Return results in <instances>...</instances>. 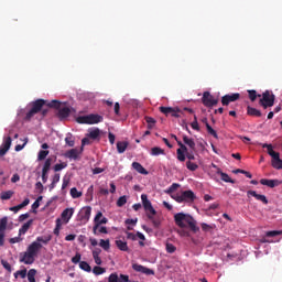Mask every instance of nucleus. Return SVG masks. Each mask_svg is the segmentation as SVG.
I'll return each mask as SVG.
<instances>
[{"instance_id":"nucleus-1","label":"nucleus","mask_w":282,"mask_h":282,"mask_svg":"<svg viewBox=\"0 0 282 282\" xmlns=\"http://www.w3.org/2000/svg\"><path fill=\"white\" fill-rule=\"evenodd\" d=\"M51 241L52 235L37 237L36 240L26 248L25 252L20 253V263L32 265V263L36 261V257L39 256V252H41L43 245L47 246Z\"/></svg>"},{"instance_id":"nucleus-2","label":"nucleus","mask_w":282,"mask_h":282,"mask_svg":"<svg viewBox=\"0 0 282 282\" xmlns=\"http://www.w3.org/2000/svg\"><path fill=\"white\" fill-rule=\"evenodd\" d=\"M174 221L178 228H186V224L192 232H199V227H197V221L193 216L185 213H177L174 215Z\"/></svg>"},{"instance_id":"nucleus-3","label":"nucleus","mask_w":282,"mask_h":282,"mask_svg":"<svg viewBox=\"0 0 282 282\" xmlns=\"http://www.w3.org/2000/svg\"><path fill=\"white\" fill-rule=\"evenodd\" d=\"M141 200L143 204V208L147 213L148 219H150L154 226V228H160V219L155 218V215H158V212L155 208H153V205L151 204V200H149V196L147 194L141 195Z\"/></svg>"},{"instance_id":"nucleus-4","label":"nucleus","mask_w":282,"mask_h":282,"mask_svg":"<svg viewBox=\"0 0 282 282\" xmlns=\"http://www.w3.org/2000/svg\"><path fill=\"white\" fill-rule=\"evenodd\" d=\"M45 99H36L31 104L30 111L25 115L24 120H32L36 113H40L42 111V116H47V109H43L45 107Z\"/></svg>"},{"instance_id":"nucleus-5","label":"nucleus","mask_w":282,"mask_h":282,"mask_svg":"<svg viewBox=\"0 0 282 282\" xmlns=\"http://www.w3.org/2000/svg\"><path fill=\"white\" fill-rule=\"evenodd\" d=\"M47 107L57 109V118H59V120L69 118V115L72 113V109H69L67 106H63V104L58 100H52L50 104H47Z\"/></svg>"},{"instance_id":"nucleus-6","label":"nucleus","mask_w":282,"mask_h":282,"mask_svg":"<svg viewBox=\"0 0 282 282\" xmlns=\"http://www.w3.org/2000/svg\"><path fill=\"white\" fill-rule=\"evenodd\" d=\"M171 197L172 199H175L177 204H193L196 199L195 193L191 189L184 191L181 194H173Z\"/></svg>"},{"instance_id":"nucleus-7","label":"nucleus","mask_w":282,"mask_h":282,"mask_svg":"<svg viewBox=\"0 0 282 282\" xmlns=\"http://www.w3.org/2000/svg\"><path fill=\"white\" fill-rule=\"evenodd\" d=\"M262 148L267 149L268 154L272 158L271 166L273 169H276L278 171H281V169H282L281 154H279V152L274 151V149L272 148V144L264 143L262 145Z\"/></svg>"},{"instance_id":"nucleus-8","label":"nucleus","mask_w":282,"mask_h":282,"mask_svg":"<svg viewBox=\"0 0 282 282\" xmlns=\"http://www.w3.org/2000/svg\"><path fill=\"white\" fill-rule=\"evenodd\" d=\"M102 120H105L102 116L90 113L77 117L76 122H78V124H98L102 122Z\"/></svg>"},{"instance_id":"nucleus-9","label":"nucleus","mask_w":282,"mask_h":282,"mask_svg":"<svg viewBox=\"0 0 282 282\" xmlns=\"http://www.w3.org/2000/svg\"><path fill=\"white\" fill-rule=\"evenodd\" d=\"M274 100H276L274 94H271L270 90H265L259 100V105L263 107V109H268V107H274Z\"/></svg>"},{"instance_id":"nucleus-10","label":"nucleus","mask_w":282,"mask_h":282,"mask_svg":"<svg viewBox=\"0 0 282 282\" xmlns=\"http://www.w3.org/2000/svg\"><path fill=\"white\" fill-rule=\"evenodd\" d=\"M109 219L107 217H102V212H98L94 218V227H93V232L94 235H98V229L102 224H107Z\"/></svg>"},{"instance_id":"nucleus-11","label":"nucleus","mask_w":282,"mask_h":282,"mask_svg":"<svg viewBox=\"0 0 282 282\" xmlns=\"http://www.w3.org/2000/svg\"><path fill=\"white\" fill-rule=\"evenodd\" d=\"M159 111H161V113H164V116H172V118H180V113H182V110L178 107H164L161 106L159 108Z\"/></svg>"},{"instance_id":"nucleus-12","label":"nucleus","mask_w":282,"mask_h":282,"mask_svg":"<svg viewBox=\"0 0 282 282\" xmlns=\"http://www.w3.org/2000/svg\"><path fill=\"white\" fill-rule=\"evenodd\" d=\"M202 102L205 107H215V105H217L219 101L213 95H210V93L205 91L203 94Z\"/></svg>"},{"instance_id":"nucleus-13","label":"nucleus","mask_w":282,"mask_h":282,"mask_svg":"<svg viewBox=\"0 0 282 282\" xmlns=\"http://www.w3.org/2000/svg\"><path fill=\"white\" fill-rule=\"evenodd\" d=\"M239 98H241V95L239 93L225 95L221 97V105L224 107H228V105H230V102H237V100H239Z\"/></svg>"},{"instance_id":"nucleus-14","label":"nucleus","mask_w":282,"mask_h":282,"mask_svg":"<svg viewBox=\"0 0 282 282\" xmlns=\"http://www.w3.org/2000/svg\"><path fill=\"white\" fill-rule=\"evenodd\" d=\"M50 169H52V159L51 158L45 160L43 169H42V182H43V184L47 183V173H50Z\"/></svg>"},{"instance_id":"nucleus-15","label":"nucleus","mask_w":282,"mask_h":282,"mask_svg":"<svg viewBox=\"0 0 282 282\" xmlns=\"http://www.w3.org/2000/svg\"><path fill=\"white\" fill-rule=\"evenodd\" d=\"M247 197L250 199L251 197H254L258 202H262V204L268 205V197L263 194H258L257 191L249 189L247 192Z\"/></svg>"},{"instance_id":"nucleus-16","label":"nucleus","mask_w":282,"mask_h":282,"mask_svg":"<svg viewBox=\"0 0 282 282\" xmlns=\"http://www.w3.org/2000/svg\"><path fill=\"white\" fill-rule=\"evenodd\" d=\"M132 270H134V272H141V274H147L148 276H150L151 274H155V271H153L152 269H149L138 263L132 264Z\"/></svg>"},{"instance_id":"nucleus-17","label":"nucleus","mask_w":282,"mask_h":282,"mask_svg":"<svg viewBox=\"0 0 282 282\" xmlns=\"http://www.w3.org/2000/svg\"><path fill=\"white\" fill-rule=\"evenodd\" d=\"M74 217V208H66L61 214V221L62 224H69V219Z\"/></svg>"},{"instance_id":"nucleus-18","label":"nucleus","mask_w":282,"mask_h":282,"mask_svg":"<svg viewBox=\"0 0 282 282\" xmlns=\"http://www.w3.org/2000/svg\"><path fill=\"white\" fill-rule=\"evenodd\" d=\"M10 147H12V138L7 137L3 140V143L0 147V156L3 158L8 151H10Z\"/></svg>"},{"instance_id":"nucleus-19","label":"nucleus","mask_w":282,"mask_h":282,"mask_svg":"<svg viewBox=\"0 0 282 282\" xmlns=\"http://www.w3.org/2000/svg\"><path fill=\"white\" fill-rule=\"evenodd\" d=\"M90 218H91V207L86 206V207L82 208L79 212L80 221H89Z\"/></svg>"},{"instance_id":"nucleus-20","label":"nucleus","mask_w":282,"mask_h":282,"mask_svg":"<svg viewBox=\"0 0 282 282\" xmlns=\"http://www.w3.org/2000/svg\"><path fill=\"white\" fill-rule=\"evenodd\" d=\"M260 184H262V186H268L269 188H276V186H281L282 181L262 178L260 180Z\"/></svg>"},{"instance_id":"nucleus-21","label":"nucleus","mask_w":282,"mask_h":282,"mask_svg":"<svg viewBox=\"0 0 282 282\" xmlns=\"http://www.w3.org/2000/svg\"><path fill=\"white\" fill-rule=\"evenodd\" d=\"M78 155H80L78 149H70L65 153V158L68 160H78Z\"/></svg>"},{"instance_id":"nucleus-22","label":"nucleus","mask_w":282,"mask_h":282,"mask_svg":"<svg viewBox=\"0 0 282 282\" xmlns=\"http://www.w3.org/2000/svg\"><path fill=\"white\" fill-rule=\"evenodd\" d=\"M30 205V198H25L22 204L10 207L9 210H11V213H18L19 210H21L22 208H25V206Z\"/></svg>"},{"instance_id":"nucleus-23","label":"nucleus","mask_w":282,"mask_h":282,"mask_svg":"<svg viewBox=\"0 0 282 282\" xmlns=\"http://www.w3.org/2000/svg\"><path fill=\"white\" fill-rule=\"evenodd\" d=\"M132 169H134V171H137V173H140L141 175H147L149 173V171H147V169H144V166H142V164H140L139 162H133Z\"/></svg>"},{"instance_id":"nucleus-24","label":"nucleus","mask_w":282,"mask_h":282,"mask_svg":"<svg viewBox=\"0 0 282 282\" xmlns=\"http://www.w3.org/2000/svg\"><path fill=\"white\" fill-rule=\"evenodd\" d=\"M115 243H116L118 250H121V252H129V245H127V241L116 240Z\"/></svg>"},{"instance_id":"nucleus-25","label":"nucleus","mask_w":282,"mask_h":282,"mask_svg":"<svg viewBox=\"0 0 282 282\" xmlns=\"http://www.w3.org/2000/svg\"><path fill=\"white\" fill-rule=\"evenodd\" d=\"M247 113L248 116H253L254 118H261V110L250 106L247 107Z\"/></svg>"},{"instance_id":"nucleus-26","label":"nucleus","mask_w":282,"mask_h":282,"mask_svg":"<svg viewBox=\"0 0 282 282\" xmlns=\"http://www.w3.org/2000/svg\"><path fill=\"white\" fill-rule=\"evenodd\" d=\"M128 147H129V141H119V142H117L118 153H124V151H127Z\"/></svg>"},{"instance_id":"nucleus-27","label":"nucleus","mask_w":282,"mask_h":282,"mask_svg":"<svg viewBox=\"0 0 282 282\" xmlns=\"http://www.w3.org/2000/svg\"><path fill=\"white\" fill-rule=\"evenodd\" d=\"M32 224H34V220L30 219L24 225H22V227L19 230V235H25V232H28V230H30V226H32Z\"/></svg>"},{"instance_id":"nucleus-28","label":"nucleus","mask_w":282,"mask_h":282,"mask_svg":"<svg viewBox=\"0 0 282 282\" xmlns=\"http://www.w3.org/2000/svg\"><path fill=\"white\" fill-rule=\"evenodd\" d=\"M183 142L189 147L191 150L195 151V140L188 138L187 135H183Z\"/></svg>"},{"instance_id":"nucleus-29","label":"nucleus","mask_w":282,"mask_h":282,"mask_svg":"<svg viewBox=\"0 0 282 282\" xmlns=\"http://www.w3.org/2000/svg\"><path fill=\"white\" fill-rule=\"evenodd\" d=\"M164 149L160 147H154L151 149L150 155L158 156V155H165Z\"/></svg>"},{"instance_id":"nucleus-30","label":"nucleus","mask_w":282,"mask_h":282,"mask_svg":"<svg viewBox=\"0 0 282 282\" xmlns=\"http://www.w3.org/2000/svg\"><path fill=\"white\" fill-rule=\"evenodd\" d=\"M218 175H220L223 182L229 183V184H235V181L230 178V176L227 173L221 172V170H218Z\"/></svg>"},{"instance_id":"nucleus-31","label":"nucleus","mask_w":282,"mask_h":282,"mask_svg":"<svg viewBox=\"0 0 282 282\" xmlns=\"http://www.w3.org/2000/svg\"><path fill=\"white\" fill-rule=\"evenodd\" d=\"M88 138H90V140H98V138H100V129L96 128L94 130H90L88 133Z\"/></svg>"},{"instance_id":"nucleus-32","label":"nucleus","mask_w":282,"mask_h":282,"mask_svg":"<svg viewBox=\"0 0 282 282\" xmlns=\"http://www.w3.org/2000/svg\"><path fill=\"white\" fill-rule=\"evenodd\" d=\"M12 195H14V192L13 191H6V192H2L0 194V199H2L3 202L8 200V199H12Z\"/></svg>"},{"instance_id":"nucleus-33","label":"nucleus","mask_w":282,"mask_h":282,"mask_svg":"<svg viewBox=\"0 0 282 282\" xmlns=\"http://www.w3.org/2000/svg\"><path fill=\"white\" fill-rule=\"evenodd\" d=\"M55 229H54V235L56 236V237H58V235H61V228H63V223H62V220H61V218H57L56 220H55Z\"/></svg>"},{"instance_id":"nucleus-34","label":"nucleus","mask_w":282,"mask_h":282,"mask_svg":"<svg viewBox=\"0 0 282 282\" xmlns=\"http://www.w3.org/2000/svg\"><path fill=\"white\" fill-rule=\"evenodd\" d=\"M99 246L100 248H102V250H106V252L109 251V249L111 248V243L109 242V239L107 240L100 239Z\"/></svg>"},{"instance_id":"nucleus-35","label":"nucleus","mask_w":282,"mask_h":282,"mask_svg":"<svg viewBox=\"0 0 282 282\" xmlns=\"http://www.w3.org/2000/svg\"><path fill=\"white\" fill-rule=\"evenodd\" d=\"M26 276H28L29 282L36 281V269L29 270L28 273H26Z\"/></svg>"},{"instance_id":"nucleus-36","label":"nucleus","mask_w":282,"mask_h":282,"mask_svg":"<svg viewBox=\"0 0 282 282\" xmlns=\"http://www.w3.org/2000/svg\"><path fill=\"white\" fill-rule=\"evenodd\" d=\"M105 272H107V269L96 265L93 268V274H95L96 276H100V274H105Z\"/></svg>"},{"instance_id":"nucleus-37","label":"nucleus","mask_w":282,"mask_h":282,"mask_svg":"<svg viewBox=\"0 0 282 282\" xmlns=\"http://www.w3.org/2000/svg\"><path fill=\"white\" fill-rule=\"evenodd\" d=\"M70 197H73V199H78L79 197H83V192H78V188L72 187Z\"/></svg>"},{"instance_id":"nucleus-38","label":"nucleus","mask_w":282,"mask_h":282,"mask_svg":"<svg viewBox=\"0 0 282 282\" xmlns=\"http://www.w3.org/2000/svg\"><path fill=\"white\" fill-rule=\"evenodd\" d=\"M65 142L68 147H74V144H76V139L72 133H68L65 138Z\"/></svg>"},{"instance_id":"nucleus-39","label":"nucleus","mask_w":282,"mask_h":282,"mask_svg":"<svg viewBox=\"0 0 282 282\" xmlns=\"http://www.w3.org/2000/svg\"><path fill=\"white\" fill-rule=\"evenodd\" d=\"M206 129H207V133H209V135H213V138H215L216 140L219 139L217 131H215V129H213V127H210V123L206 122Z\"/></svg>"},{"instance_id":"nucleus-40","label":"nucleus","mask_w":282,"mask_h":282,"mask_svg":"<svg viewBox=\"0 0 282 282\" xmlns=\"http://www.w3.org/2000/svg\"><path fill=\"white\" fill-rule=\"evenodd\" d=\"M80 270H84V272H91V265L87 261H80L79 262Z\"/></svg>"},{"instance_id":"nucleus-41","label":"nucleus","mask_w":282,"mask_h":282,"mask_svg":"<svg viewBox=\"0 0 282 282\" xmlns=\"http://www.w3.org/2000/svg\"><path fill=\"white\" fill-rule=\"evenodd\" d=\"M50 155V151L47 150H41L37 154V161L39 162H43V160H45V158H47Z\"/></svg>"},{"instance_id":"nucleus-42","label":"nucleus","mask_w":282,"mask_h":282,"mask_svg":"<svg viewBox=\"0 0 282 282\" xmlns=\"http://www.w3.org/2000/svg\"><path fill=\"white\" fill-rule=\"evenodd\" d=\"M176 155H177L178 162H186V153L182 151V149L176 150Z\"/></svg>"},{"instance_id":"nucleus-43","label":"nucleus","mask_w":282,"mask_h":282,"mask_svg":"<svg viewBox=\"0 0 282 282\" xmlns=\"http://www.w3.org/2000/svg\"><path fill=\"white\" fill-rule=\"evenodd\" d=\"M180 188V184L177 183H173L166 191L165 193L167 195H171L172 193H175V191H177Z\"/></svg>"},{"instance_id":"nucleus-44","label":"nucleus","mask_w":282,"mask_h":282,"mask_svg":"<svg viewBox=\"0 0 282 282\" xmlns=\"http://www.w3.org/2000/svg\"><path fill=\"white\" fill-rule=\"evenodd\" d=\"M145 122L148 124V129L151 130L153 127H155L156 121L152 117H145Z\"/></svg>"},{"instance_id":"nucleus-45","label":"nucleus","mask_w":282,"mask_h":282,"mask_svg":"<svg viewBox=\"0 0 282 282\" xmlns=\"http://www.w3.org/2000/svg\"><path fill=\"white\" fill-rule=\"evenodd\" d=\"M249 94V99L251 100V102H254V100H257V98H261V95H257V90H248Z\"/></svg>"},{"instance_id":"nucleus-46","label":"nucleus","mask_w":282,"mask_h":282,"mask_svg":"<svg viewBox=\"0 0 282 282\" xmlns=\"http://www.w3.org/2000/svg\"><path fill=\"white\" fill-rule=\"evenodd\" d=\"M186 169H188V171H197L199 165H197V163H193L192 161H186Z\"/></svg>"},{"instance_id":"nucleus-47","label":"nucleus","mask_w":282,"mask_h":282,"mask_svg":"<svg viewBox=\"0 0 282 282\" xmlns=\"http://www.w3.org/2000/svg\"><path fill=\"white\" fill-rule=\"evenodd\" d=\"M6 228H8V217L0 220V232H6Z\"/></svg>"},{"instance_id":"nucleus-48","label":"nucleus","mask_w":282,"mask_h":282,"mask_svg":"<svg viewBox=\"0 0 282 282\" xmlns=\"http://www.w3.org/2000/svg\"><path fill=\"white\" fill-rule=\"evenodd\" d=\"M1 265L4 268L6 271L9 273L12 272V265L7 260H1Z\"/></svg>"},{"instance_id":"nucleus-49","label":"nucleus","mask_w":282,"mask_h":282,"mask_svg":"<svg viewBox=\"0 0 282 282\" xmlns=\"http://www.w3.org/2000/svg\"><path fill=\"white\" fill-rule=\"evenodd\" d=\"M279 235H282V230H272L265 232V237H279Z\"/></svg>"},{"instance_id":"nucleus-50","label":"nucleus","mask_w":282,"mask_h":282,"mask_svg":"<svg viewBox=\"0 0 282 282\" xmlns=\"http://www.w3.org/2000/svg\"><path fill=\"white\" fill-rule=\"evenodd\" d=\"M124 204H127V196L119 197L117 200L118 208H122V206H124Z\"/></svg>"},{"instance_id":"nucleus-51","label":"nucleus","mask_w":282,"mask_h":282,"mask_svg":"<svg viewBox=\"0 0 282 282\" xmlns=\"http://www.w3.org/2000/svg\"><path fill=\"white\" fill-rule=\"evenodd\" d=\"M67 164L66 163H59V164H55L53 170L55 171V173H58V171H63V169H66Z\"/></svg>"},{"instance_id":"nucleus-52","label":"nucleus","mask_w":282,"mask_h":282,"mask_svg":"<svg viewBox=\"0 0 282 282\" xmlns=\"http://www.w3.org/2000/svg\"><path fill=\"white\" fill-rule=\"evenodd\" d=\"M200 228L204 232H210V230H213V226H210L206 223L200 224Z\"/></svg>"},{"instance_id":"nucleus-53","label":"nucleus","mask_w":282,"mask_h":282,"mask_svg":"<svg viewBox=\"0 0 282 282\" xmlns=\"http://www.w3.org/2000/svg\"><path fill=\"white\" fill-rule=\"evenodd\" d=\"M175 250H177V248L174 247L173 243H166V252H169V254H173V252H175Z\"/></svg>"},{"instance_id":"nucleus-54","label":"nucleus","mask_w":282,"mask_h":282,"mask_svg":"<svg viewBox=\"0 0 282 282\" xmlns=\"http://www.w3.org/2000/svg\"><path fill=\"white\" fill-rule=\"evenodd\" d=\"M192 129L194 131H199V123L197 122V116H194V121L191 123Z\"/></svg>"},{"instance_id":"nucleus-55","label":"nucleus","mask_w":282,"mask_h":282,"mask_svg":"<svg viewBox=\"0 0 282 282\" xmlns=\"http://www.w3.org/2000/svg\"><path fill=\"white\" fill-rule=\"evenodd\" d=\"M126 235H127V239H130L131 241L138 240V234L135 235L133 232L126 231Z\"/></svg>"},{"instance_id":"nucleus-56","label":"nucleus","mask_w":282,"mask_h":282,"mask_svg":"<svg viewBox=\"0 0 282 282\" xmlns=\"http://www.w3.org/2000/svg\"><path fill=\"white\" fill-rule=\"evenodd\" d=\"M108 282H119L118 273H111L108 278Z\"/></svg>"},{"instance_id":"nucleus-57","label":"nucleus","mask_w":282,"mask_h":282,"mask_svg":"<svg viewBox=\"0 0 282 282\" xmlns=\"http://www.w3.org/2000/svg\"><path fill=\"white\" fill-rule=\"evenodd\" d=\"M25 144H28V138L24 139V143H23L22 145H21V144L15 145L14 150H15L17 152L23 151V149H25Z\"/></svg>"},{"instance_id":"nucleus-58","label":"nucleus","mask_w":282,"mask_h":282,"mask_svg":"<svg viewBox=\"0 0 282 282\" xmlns=\"http://www.w3.org/2000/svg\"><path fill=\"white\" fill-rule=\"evenodd\" d=\"M18 274L20 276V279H25V276H28V269H22L18 271Z\"/></svg>"},{"instance_id":"nucleus-59","label":"nucleus","mask_w":282,"mask_h":282,"mask_svg":"<svg viewBox=\"0 0 282 282\" xmlns=\"http://www.w3.org/2000/svg\"><path fill=\"white\" fill-rule=\"evenodd\" d=\"M72 263H80V253H76L73 258H72Z\"/></svg>"},{"instance_id":"nucleus-60","label":"nucleus","mask_w":282,"mask_h":282,"mask_svg":"<svg viewBox=\"0 0 282 282\" xmlns=\"http://www.w3.org/2000/svg\"><path fill=\"white\" fill-rule=\"evenodd\" d=\"M185 158H187L188 162L192 160H195V154L193 152H188V150L185 152Z\"/></svg>"},{"instance_id":"nucleus-61","label":"nucleus","mask_w":282,"mask_h":282,"mask_svg":"<svg viewBox=\"0 0 282 282\" xmlns=\"http://www.w3.org/2000/svg\"><path fill=\"white\" fill-rule=\"evenodd\" d=\"M108 140H109L110 144H115L116 143V134L109 132Z\"/></svg>"},{"instance_id":"nucleus-62","label":"nucleus","mask_w":282,"mask_h":282,"mask_svg":"<svg viewBox=\"0 0 282 282\" xmlns=\"http://www.w3.org/2000/svg\"><path fill=\"white\" fill-rule=\"evenodd\" d=\"M88 144H91V141L89 140V138H84L82 140V151H83V147H87Z\"/></svg>"},{"instance_id":"nucleus-63","label":"nucleus","mask_w":282,"mask_h":282,"mask_svg":"<svg viewBox=\"0 0 282 282\" xmlns=\"http://www.w3.org/2000/svg\"><path fill=\"white\" fill-rule=\"evenodd\" d=\"M119 282H131V281H129V275L120 274Z\"/></svg>"},{"instance_id":"nucleus-64","label":"nucleus","mask_w":282,"mask_h":282,"mask_svg":"<svg viewBox=\"0 0 282 282\" xmlns=\"http://www.w3.org/2000/svg\"><path fill=\"white\" fill-rule=\"evenodd\" d=\"M115 113H116V116H120V104L119 102L115 104Z\"/></svg>"}]
</instances>
